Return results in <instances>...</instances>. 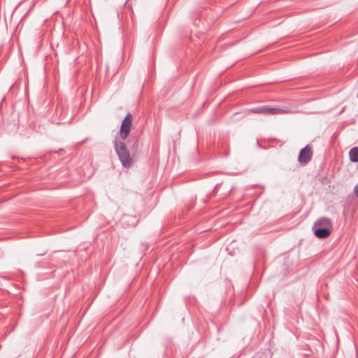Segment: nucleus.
Masks as SVG:
<instances>
[{
	"instance_id": "obj_1",
	"label": "nucleus",
	"mask_w": 358,
	"mask_h": 358,
	"mask_svg": "<svg viewBox=\"0 0 358 358\" xmlns=\"http://www.w3.org/2000/svg\"><path fill=\"white\" fill-rule=\"evenodd\" d=\"M332 228L331 220L328 217H322L315 222L312 230L317 238L324 239L330 236Z\"/></svg>"
},
{
	"instance_id": "obj_2",
	"label": "nucleus",
	"mask_w": 358,
	"mask_h": 358,
	"mask_svg": "<svg viewBox=\"0 0 358 358\" xmlns=\"http://www.w3.org/2000/svg\"><path fill=\"white\" fill-rule=\"evenodd\" d=\"M114 147L122 165L125 168L131 167L133 164V159L130 156V153L125 143L121 140L115 138L114 141Z\"/></svg>"
},
{
	"instance_id": "obj_3",
	"label": "nucleus",
	"mask_w": 358,
	"mask_h": 358,
	"mask_svg": "<svg viewBox=\"0 0 358 358\" xmlns=\"http://www.w3.org/2000/svg\"><path fill=\"white\" fill-rule=\"evenodd\" d=\"M132 126V116L130 113H128L123 119L121 123L120 129V136L121 140H125L131 131Z\"/></svg>"
},
{
	"instance_id": "obj_4",
	"label": "nucleus",
	"mask_w": 358,
	"mask_h": 358,
	"mask_svg": "<svg viewBox=\"0 0 358 358\" xmlns=\"http://www.w3.org/2000/svg\"><path fill=\"white\" fill-rule=\"evenodd\" d=\"M312 157L313 152L311 147L309 145H307L300 150L298 156V161L301 165L305 166L311 160Z\"/></svg>"
},
{
	"instance_id": "obj_5",
	"label": "nucleus",
	"mask_w": 358,
	"mask_h": 358,
	"mask_svg": "<svg viewBox=\"0 0 358 358\" xmlns=\"http://www.w3.org/2000/svg\"><path fill=\"white\" fill-rule=\"evenodd\" d=\"M253 113H263V114H270L275 115L278 113H286L285 110L278 108H270L267 106L258 107L252 110Z\"/></svg>"
},
{
	"instance_id": "obj_6",
	"label": "nucleus",
	"mask_w": 358,
	"mask_h": 358,
	"mask_svg": "<svg viewBox=\"0 0 358 358\" xmlns=\"http://www.w3.org/2000/svg\"><path fill=\"white\" fill-rule=\"evenodd\" d=\"M349 157L352 162H358V147H354L350 150Z\"/></svg>"
},
{
	"instance_id": "obj_7",
	"label": "nucleus",
	"mask_w": 358,
	"mask_h": 358,
	"mask_svg": "<svg viewBox=\"0 0 358 358\" xmlns=\"http://www.w3.org/2000/svg\"><path fill=\"white\" fill-rule=\"evenodd\" d=\"M354 193L358 197V184L354 188Z\"/></svg>"
},
{
	"instance_id": "obj_8",
	"label": "nucleus",
	"mask_w": 358,
	"mask_h": 358,
	"mask_svg": "<svg viewBox=\"0 0 358 358\" xmlns=\"http://www.w3.org/2000/svg\"><path fill=\"white\" fill-rule=\"evenodd\" d=\"M87 140V138L85 139V140H83V141L81 142V143L85 142Z\"/></svg>"
},
{
	"instance_id": "obj_9",
	"label": "nucleus",
	"mask_w": 358,
	"mask_h": 358,
	"mask_svg": "<svg viewBox=\"0 0 358 358\" xmlns=\"http://www.w3.org/2000/svg\"><path fill=\"white\" fill-rule=\"evenodd\" d=\"M357 97H358V93H357Z\"/></svg>"
}]
</instances>
